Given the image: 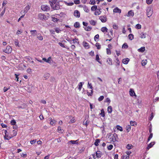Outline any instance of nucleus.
Returning <instances> with one entry per match:
<instances>
[{
  "label": "nucleus",
  "instance_id": "obj_51",
  "mask_svg": "<svg viewBox=\"0 0 159 159\" xmlns=\"http://www.w3.org/2000/svg\"><path fill=\"white\" fill-rule=\"evenodd\" d=\"M99 38V35L98 34H96L94 37V40L95 41H96V39H98Z\"/></svg>",
  "mask_w": 159,
  "mask_h": 159
},
{
  "label": "nucleus",
  "instance_id": "obj_35",
  "mask_svg": "<svg viewBox=\"0 0 159 159\" xmlns=\"http://www.w3.org/2000/svg\"><path fill=\"white\" fill-rule=\"evenodd\" d=\"M80 24L79 22H76L74 24V26L75 28H79Z\"/></svg>",
  "mask_w": 159,
  "mask_h": 159
},
{
  "label": "nucleus",
  "instance_id": "obj_3",
  "mask_svg": "<svg viewBox=\"0 0 159 159\" xmlns=\"http://www.w3.org/2000/svg\"><path fill=\"white\" fill-rule=\"evenodd\" d=\"M30 7L31 6L30 4L28 3L27 4V6L24 9L21 11V14H24V15H25V14L30 9Z\"/></svg>",
  "mask_w": 159,
  "mask_h": 159
},
{
  "label": "nucleus",
  "instance_id": "obj_36",
  "mask_svg": "<svg viewBox=\"0 0 159 159\" xmlns=\"http://www.w3.org/2000/svg\"><path fill=\"white\" fill-rule=\"evenodd\" d=\"M101 30L102 32H107V29L106 27H102L101 28Z\"/></svg>",
  "mask_w": 159,
  "mask_h": 159
},
{
  "label": "nucleus",
  "instance_id": "obj_29",
  "mask_svg": "<svg viewBox=\"0 0 159 159\" xmlns=\"http://www.w3.org/2000/svg\"><path fill=\"white\" fill-rule=\"evenodd\" d=\"M130 125L132 126L137 125V123L136 122L133 121H130Z\"/></svg>",
  "mask_w": 159,
  "mask_h": 159
},
{
  "label": "nucleus",
  "instance_id": "obj_8",
  "mask_svg": "<svg viewBox=\"0 0 159 159\" xmlns=\"http://www.w3.org/2000/svg\"><path fill=\"white\" fill-rule=\"evenodd\" d=\"M74 15L75 16L79 18L80 16V12L76 10L74 12Z\"/></svg>",
  "mask_w": 159,
  "mask_h": 159
},
{
  "label": "nucleus",
  "instance_id": "obj_23",
  "mask_svg": "<svg viewBox=\"0 0 159 159\" xmlns=\"http://www.w3.org/2000/svg\"><path fill=\"white\" fill-rule=\"evenodd\" d=\"M108 112L109 113H111L112 111V108L111 106L108 107L107 108Z\"/></svg>",
  "mask_w": 159,
  "mask_h": 159
},
{
  "label": "nucleus",
  "instance_id": "obj_39",
  "mask_svg": "<svg viewBox=\"0 0 159 159\" xmlns=\"http://www.w3.org/2000/svg\"><path fill=\"white\" fill-rule=\"evenodd\" d=\"M100 115L103 117H104L105 116V112L103 109H102L101 110V113H100Z\"/></svg>",
  "mask_w": 159,
  "mask_h": 159
},
{
  "label": "nucleus",
  "instance_id": "obj_54",
  "mask_svg": "<svg viewBox=\"0 0 159 159\" xmlns=\"http://www.w3.org/2000/svg\"><path fill=\"white\" fill-rule=\"evenodd\" d=\"M113 146L112 144H110L107 147L108 149L109 150H111L113 148Z\"/></svg>",
  "mask_w": 159,
  "mask_h": 159
},
{
  "label": "nucleus",
  "instance_id": "obj_61",
  "mask_svg": "<svg viewBox=\"0 0 159 159\" xmlns=\"http://www.w3.org/2000/svg\"><path fill=\"white\" fill-rule=\"evenodd\" d=\"M88 88H89L90 89H92L93 87L92 86V84L91 83L90 84L89 82H88Z\"/></svg>",
  "mask_w": 159,
  "mask_h": 159
},
{
  "label": "nucleus",
  "instance_id": "obj_47",
  "mask_svg": "<svg viewBox=\"0 0 159 159\" xmlns=\"http://www.w3.org/2000/svg\"><path fill=\"white\" fill-rule=\"evenodd\" d=\"M135 27L136 29H140L141 28V25L139 24H137L136 25Z\"/></svg>",
  "mask_w": 159,
  "mask_h": 159
},
{
  "label": "nucleus",
  "instance_id": "obj_21",
  "mask_svg": "<svg viewBox=\"0 0 159 159\" xmlns=\"http://www.w3.org/2000/svg\"><path fill=\"white\" fill-rule=\"evenodd\" d=\"M134 12L132 10H130L128 12L127 16H134Z\"/></svg>",
  "mask_w": 159,
  "mask_h": 159
},
{
  "label": "nucleus",
  "instance_id": "obj_9",
  "mask_svg": "<svg viewBox=\"0 0 159 159\" xmlns=\"http://www.w3.org/2000/svg\"><path fill=\"white\" fill-rule=\"evenodd\" d=\"M43 60L45 62H46L47 63H51L52 60L51 58V57H49L47 59L46 58H43Z\"/></svg>",
  "mask_w": 159,
  "mask_h": 159
},
{
  "label": "nucleus",
  "instance_id": "obj_59",
  "mask_svg": "<svg viewBox=\"0 0 159 159\" xmlns=\"http://www.w3.org/2000/svg\"><path fill=\"white\" fill-rule=\"evenodd\" d=\"M132 145L130 144H128L127 145L126 148L128 149H130L131 148Z\"/></svg>",
  "mask_w": 159,
  "mask_h": 159
},
{
  "label": "nucleus",
  "instance_id": "obj_50",
  "mask_svg": "<svg viewBox=\"0 0 159 159\" xmlns=\"http://www.w3.org/2000/svg\"><path fill=\"white\" fill-rule=\"evenodd\" d=\"M15 44L16 46H18V47H19V42L17 39L15 40Z\"/></svg>",
  "mask_w": 159,
  "mask_h": 159
},
{
  "label": "nucleus",
  "instance_id": "obj_56",
  "mask_svg": "<svg viewBox=\"0 0 159 159\" xmlns=\"http://www.w3.org/2000/svg\"><path fill=\"white\" fill-rule=\"evenodd\" d=\"M10 89V87H4L3 89V91L4 92H6L9 89Z\"/></svg>",
  "mask_w": 159,
  "mask_h": 159
},
{
  "label": "nucleus",
  "instance_id": "obj_24",
  "mask_svg": "<svg viewBox=\"0 0 159 159\" xmlns=\"http://www.w3.org/2000/svg\"><path fill=\"white\" fill-rule=\"evenodd\" d=\"M145 50V48L144 47H141L139 49H138V51L139 52H143Z\"/></svg>",
  "mask_w": 159,
  "mask_h": 159
},
{
  "label": "nucleus",
  "instance_id": "obj_64",
  "mask_svg": "<svg viewBox=\"0 0 159 159\" xmlns=\"http://www.w3.org/2000/svg\"><path fill=\"white\" fill-rule=\"evenodd\" d=\"M55 31L57 33H59L61 30L58 28H56L55 29Z\"/></svg>",
  "mask_w": 159,
  "mask_h": 159
},
{
  "label": "nucleus",
  "instance_id": "obj_13",
  "mask_svg": "<svg viewBox=\"0 0 159 159\" xmlns=\"http://www.w3.org/2000/svg\"><path fill=\"white\" fill-rule=\"evenodd\" d=\"M129 61V59L128 58H126L123 59L122 60V62L123 63L125 64H127L128 63V62Z\"/></svg>",
  "mask_w": 159,
  "mask_h": 159
},
{
  "label": "nucleus",
  "instance_id": "obj_48",
  "mask_svg": "<svg viewBox=\"0 0 159 159\" xmlns=\"http://www.w3.org/2000/svg\"><path fill=\"white\" fill-rule=\"evenodd\" d=\"M13 134L11 135V137H13L15 136L17 134V132L14 130H13Z\"/></svg>",
  "mask_w": 159,
  "mask_h": 159
},
{
  "label": "nucleus",
  "instance_id": "obj_2",
  "mask_svg": "<svg viewBox=\"0 0 159 159\" xmlns=\"http://www.w3.org/2000/svg\"><path fill=\"white\" fill-rule=\"evenodd\" d=\"M153 13V9L151 7H148L146 9L147 15L148 17L151 16Z\"/></svg>",
  "mask_w": 159,
  "mask_h": 159
},
{
  "label": "nucleus",
  "instance_id": "obj_37",
  "mask_svg": "<svg viewBox=\"0 0 159 159\" xmlns=\"http://www.w3.org/2000/svg\"><path fill=\"white\" fill-rule=\"evenodd\" d=\"M52 20L54 22H57L59 20V19L55 17H52Z\"/></svg>",
  "mask_w": 159,
  "mask_h": 159
},
{
  "label": "nucleus",
  "instance_id": "obj_52",
  "mask_svg": "<svg viewBox=\"0 0 159 159\" xmlns=\"http://www.w3.org/2000/svg\"><path fill=\"white\" fill-rule=\"evenodd\" d=\"M11 124L12 125H14L16 124V122L15 120H12L11 121Z\"/></svg>",
  "mask_w": 159,
  "mask_h": 159
},
{
  "label": "nucleus",
  "instance_id": "obj_10",
  "mask_svg": "<svg viewBox=\"0 0 159 159\" xmlns=\"http://www.w3.org/2000/svg\"><path fill=\"white\" fill-rule=\"evenodd\" d=\"M83 45L84 47L86 49H88L89 48V44L87 42L84 41L83 42Z\"/></svg>",
  "mask_w": 159,
  "mask_h": 159
},
{
  "label": "nucleus",
  "instance_id": "obj_30",
  "mask_svg": "<svg viewBox=\"0 0 159 159\" xmlns=\"http://www.w3.org/2000/svg\"><path fill=\"white\" fill-rule=\"evenodd\" d=\"M147 61L146 60H143L142 62V66H144L146 65L147 63Z\"/></svg>",
  "mask_w": 159,
  "mask_h": 159
},
{
  "label": "nucleus",
  "instance_id": "obj_18",
  "mask_svg": "<svg viewBox=\"0 0 159 159\" xmlns=\"http://www.w3.org/2000/svg\"><path fill=\"white\" fill-rule=\"evenodd\" d=\"M89 23L91 25L95 26L97 23V22L93 20H91L89 21Z\"/></svg>",
  "mask_w": 159,
  "mask_h": 159
},
{
  "label": "nucleus",
  "instance_id": "obj_28",
  "mask_svg": "<svg viewBox=\"0 0 159 159\" xmlns=\"http://www.w3.org/2000/svg\"><path fill=\"white\" fill-rule=\"evenodd\" d=\"M128 38L129 39L132 40L134 38V36L132 34H130L129 35Z\"/></svg>",
  "mask_w": 159,
  "mask_h": 159
},
{
  "label": "nucleus",
  "instance_id": "obj_19",
  "mask_svg": "<svg viewBox=\"0 0 159 159\" xmlns=\"http://www.w3.org/2000/svg\"><path fill=\"white\" fill-rule=\"evenodd\" d=\"M7 132V131L6 130H5V135L4 136V138L5 139H7V140H8L10 139L11 138V137H8V135L6 134Z\"/></svg>",
  "mask_w": 159,
  "mask_h": 159
},
{
  "label": "nucleus",
  "instance_id": "obj_45",
  "mask_svg": "<svg viewBox=\"0 0 159 159\" xmlns=\"http://www.w3.org/2000/svg\"><path fill=\"white\" fill-rule=\"evenodd\" d=\"M116 128L117 129L119 130L120 131H123V129L122 127L119 125H117L116 126Z\"/></svg>",
  "mask_w": 159,
  "mask_h": 159
},
{
  "label": "nucleus",
  "instance_id": "obj_57",
  "mask_svg": "<svg viewBox=\"0 0 159 159\" xmlns=\"http://www.w3.org/2000/svg\"><path fill=\"white\" fill-rule=\"evenodd\" d=\"M6 9V8L5 7H4V8L3 10L2 11L1 14H0V16H2L4 14V13L5 12V10Z\"/></svg>",
  "mask_w": 159,
  "mask_h": 159
},
{
  "label": "nucleus",
  "instance_id": "obj_41",
  "mask_svg": "<svg viewBox=\"0 0 159 159\" xmlns=\"http://www.w3.org/2000/svg\"><path fill=\"white\" fill-rule=\"evenodd\" d=\"M78 140H70L69 142V143H71L72 144H75L76 143H77L76 142H77Z\"/></svg>",
  "mask_w": 159,
  "mask_h": 159
},
{
  "label": "nucleus",
  "instance_id": "obj_40",
  "mask_svg": "<svg viewBox=\"0 0 159 159\" xmlns=\"http://www.w3.org/2000/svg\"><path fill=\"white\" fill-rule=\"evenodd\" d=\"M95 46L97 47V49H100L101 48V45L99 43H96Z\"/></svg>",
  "mask_w": 159,
  "mask_h": 159
},
{
  "label": "nucleus",
  "instance_id": "obj_25",
  "mask_svg": "<svg viewBox=\"0 0 159 159\" xmlns=\"http://www.w3.org/2000/svg\"><path fill=\"white\" fill-rule=\"evenodd\" d=\"M84 29L86 31H89L92 30V27L89 26H86V27L84 28Z\"/></svg>",
  "mask_w": 159,
  "mask_h": 159
},
{
  "label": "nucleus",
  "instance_id": "obj_26",
  "mask_svg": "<svg viewBox=\"0 0 159 159\" xmlns=\"http://www.w3.org/2000/svg\"><path fill=\"white\" fill-rule=\"evenodd\" d=\"M107 62H108V64L109 65H112V60L110 58H109L107 59Z\"/></svg>",
  "mask_w": 159,
  "mask_h": 159
},
{
  "label": "nucleus",
  "instance_id": "obj_63",
  "mask_svg": "<svg viewBox=\"0 0 159 159\" xmlns=\"http://www.w3.org/2000/svg\"><path fill=\"white\" fill-rule=\"evenodd\" d=\"M129 157L127 155H124L122 157V159H128Z\"/></svg>",
  "mask_w": 159,
  "mask_h": 159
},
{
  "label": "nucleus",
  "instance_id": "obj_62",
  "mask_svg": "<svg viewBox=\"0 0 159 159\" xmlns=\"http://www.w3.org/2000/svg\"><path fill=\"white\" fill-rule=\"evenodd\" d=\"M58 44L61 47H62L64 48H67L65 46L64 44L62 43H61L59 42L58 43Z\"/></svg>",
  "mask_w": 159,
  "mask_h": 159
},
{
  "label": "nucleus",
  "instance_id": "obj_60",
  "mask_svg": "<svg viewBox=\"0 0 159 159\" xmlns=\"http://www.w3.org/2000/svg\"><path fill=\"white\" fill-rule=\"evenodd\" d=\"M74 2L75 4H78L80 3V1L79 0H74Z\"/></svg>",
  "mask_w": 159,
  "mask_h": 159
},
{
  "label": "nucleus",
  "instance_id": "obj_22",
  "mask_svg": "<svg viewBox=\"0 0 159 159\" xmlns=\"http://www.w3.org/2000/svg\"><path fill=\"white\" fill-rule=\"evenodd\" d=\"M50 76V75L48 73H46L44 75L43 77L44 78L45 80H47L49 78Z\"/></svg>",
  "mask_w": 159,
  "mask_h": 159
},
{
  "label": "nucleus",
  "instance_id": "obj_17",
  "mask_svg": "<svg viewBox=\"0 0 159 159\" xmlns=\"http://www.w3.org/2000/svg\"><path fill=\"white\" fill-rule=\"evenodd\" d=\"M117 137V134L116 133L113 134V136L111 137L112 140L113 141H117L116 138Z\"/></svg>",
  "mask_w": 159,
  "mask_h": 159
},
{
  "label": "nucleus",
  "instance_id": "obj_20",
  "mask_svg": "<svg viewBox=\"0 0 159 159\" xmlns=\"http://www.w3.org/2000/svg\"><path fill=\"white\" fill-rule=\"evenodd\" d=\"M113 12L116 13H120L121 12V10L120 9H119L118 7L115 8L113 10Z\"/></svg>",
  "mask_w": 159,
  "mask_h": 159
},
{
  "label": "nucleus",
  "instance_id": "obj_33",
  "mask_svg": "<svg viewBox=\"0 0 159 159\" xmlns=\"http://www.w3.org/2000/svg\"><path fill=\"white\" fill-rule=\"evenodd\" d=\"M100 140L99 139H98L95 140V142L94 143V145L96 146H98V143H100Z\"/></svg>",
  "mask_w": 159,
  "mask_h": 159
},
{
  "label": "nucleus",
  "instance_id": "obj_15",
  "mask_svg": "<svg viewBox=\"0 0 159 159\" xmlns=\"http://www.w3.org/2000/svg\"><path fill=\"white\" fill-rule=\"evenodd\" d=\"M102 155V152L100 151H97L96 152V157L97 158L100 157Z\"/></svg>",
  "mask_w": 159,
  "mask_h": 159
},
{
  "label": "nucleus",
  "instance_id": "obj_6",
  "mask_svg": "<svg viewBox=\"0 0 159 159\" xmlns=\"http://www.w3.org/2000/svg\"><path fill=\"white\" fill-rule=\"evenodd\" d=\"M41 9L44 11H48L49 10V7L47 5H42L41 7Z\"/></svg>",
  "mask_w": 159,
  "mask_h": 159
},
{
  "label": "nucleus",
  "instance_id": "obj_46",
  "mask_svg": "<svg viewBox=\"0 0 159 159\" xmlns=\"http://www.w3.org/2000/svg\"><path fill=\"white\" fill-rule=\"evenodd\" d=\"M107 53L108 55H110L111 53V52L110 49L109 48H107Z\"/></svg>",
  "mask_w": 159,
  "mask_h": 159
},
{
  "label": "nucleus",
  "instance_id": "obj_42",
  "mask_svg": "<svg viewBox=\"0 0 159 159\" xmlns=\"http://www.w3.org/2000/svg\"><path fill=\"white\" fill-rule=\"evenodd\" d=\"M83 8L85 11L87 12H89V10L88 9V7L86 6L84 7Z\"/></svg>",
  "mask_w": 159,
  "mask_h": 159
},
{
  "label": "nucleus",
  "instance_id": "obj_38",
  "mask_svg": "<svg viewBox=\"0 0 159 159\" xmlns=\"http://www.w3.org/2000/svg\"><path fill=\"white\" fill-rule=\"evenodd\" d=\"M58 131L59 132L62 133L63 132V130L61 129V128L60 126H59L58 128L57 129Z\"/></svg>",
  "mask_w": 159,
  "mask_h": 159
},
{
  "label": "nucleus",
  "instance_id": "obj_34",
  "mask_svg": "<svg viewBox=\"0 0 159 159\" xmlns=\"http://www.w3.org/2000/svg\"><path fill=\"white\" fill-rule=\"evenodd\" d=\"M97 6H93L91 8V10L92 11H94L96 10L97 9Z\"/></svg>",
  "mask_w": 159,
  "mask_h": 159
},
{
  "label": "nucleus",
  "instance_id": "obj_53",
  "mask_svg": "<svg viewBox=\"0 0 159 159\" xmlns=\"http://www.w3.org/2000/svg\"><path fill=\"white\" fill-rule=\"evenodd\" d=\"M128 47L127 44L126 43H124L122 45V48H127Z\"/></svg>",
  "mask_w": 159,
  "mask_h": 159
},
{
  "label": "nucleus",
  "instance_id": "obj_32",
  "mask_svg": "<svg viewBox=\"0 0 159 159\" xmlns=\"http://www.w3.org/2000/svg\"><path fill=\"white\" fill-rule=\"evenodd\" d=\"M129 93L130 95L133 96L135 94L134 92L132 89H130L129 90Z\"/></svg>",
  "mask_w": 159,
  "mask_h": 159
},
{
  "label": "nucleus",
  "instance_id": "obj_5",
  "mask_svg": "<svg viewBox=\"0 0 159 159\" xmlns=\"http://www.w3.org/2000/svg\"><path fill=\"white\" fill-rule=\"evenodd\" d=\"M38 17L41 20H46L47 19L46 16L44 14L41 13L39 14Z\"/></svg>",
  "mask_w": 159,
  "mask_h": 159
},
{
  "label": "nucleus",
  "instance_id": "obj_27",
  "mask_svg": "<svg viewBox=\"0 0 159 159\" xmlns=\"http://www.w3.org/2000/svg\"><path fill=\"white\" fill-rule=\"evenodd\" d=\"M30 32L32 35L34 36L35 35H36V34L35 33L36 32V30H31L30 31Z\"/></svg>",
  "mask_w": 159,
  "mask_h": 159
},
{
  "label": "nucleus",
  "instance_id": "obj_7",
  "mask_svg": "<svg viewBox=\"0 0 159 159\" xmlns=\"http://www.w3.org/2000/svg\"><path fill=\"white\" fill-rule=\"evenodd\" d=\"M99 19L102 22H105L107 21V19L105 16H101L99 17Z\"/></svg>",
  "mask_w": 159,
  "mask_h": 159
},
{
  "label": "nucleus",
  "instance_id": "obj_58",
  "mask_svg": "<svg viewBox=\"0 0 159 159\" xmlns=\"http://www.w3.org/2000/svg\"><path fill=\"white\" fill-rule=\"evenodd\" d=\"M104 98V96H101L99 98H98V100L99 101H101Z\"/></svg>",
  "mask_w": 159,
  "mask_h": 159
},
{
  "label": "nucleus",
  "instance_id": "obj_31",
  "mask_svg": "<svg viewBox=\"0 0 159 159\" xmlns=\"http://www.w3.org/2000/svg\"><path fill=\"white\" fill-rule=\"evenodd\" d=\"M131 128V126L130 125H127L126 127V129L127 131V132H128L130 130Z\"/></svg>",
  "mask_w": 159,
  "mask_h": 159
},
{
  "label": "nucleus",
  "instance_id": "obj_12",
  "mask_svg": "<svg viewBox=\"0 0 159 159\" xmlns=\"http://www.w3.org/2000/svg\"><path fill=\"white\" fill-rule=\"evenodd\" d=\"M101 10V9L100 8L98 7V8H97L96 10V11L94 13V14L95 15H100L101 12V11H100Z\"/></svg>",
  "mask_w": 159,
  "mask_h": 159
},
{
  "label": "nucleus",
  "instance_id": "obj_44",
  "mask_svg": "<svg viewBox=\"0 0 159 159\" xmlns=\"http://www.w3.org/2000/svg\"><path fill=\"white\" fill-rule=\"evenodd\" d=\"M99 55L98 54H97L96 55V60H97L99 63L101 64V63L100 61H99Z\"/></svg>",
  "mask_w": 159,
  "mask_h": 159
},
{
  "label": "nucleus",
  "instance_id": "obj_11",
  "mask_svg": "<svg viewBox=\"0 0 159 159\" xmlns=\"http://www.w3.org/2000/svg\"><path fill=\"white\" fill-rule=\"evenodd\" d=\"M146 34L143 32H142L139 34V37L141 39L145 38L146 37Z\"/></svg>",
  "mask_w": 159,
  "mask_h": 159
},
{
  "label": "nucleus",
  "instance_id": "obj_49",
  "mask_svg": "<svg viewBox=\"0 0 159 159\" xmlns=\"http://www.w3.org/2000/svg\"><path fill=\"white\" fill-rule=\"evenodd\" d=\"M153 0H146V2L148 4H151Z\"/></svg>",
  "mask_w": 159,
  "mask_h": 159
},
{
  "label": "nucleus",
  "instance_id": "obj_55",
  "mask_svg": "<svg viewBox=\"0 0 159 159\" xmlns=\"http://www.w3.org/2000/svg\"><path fill=\"white\" fill-rule=\"evenodd\" d=\"M95 0H90V4L92 5H94L95 4Z\"/></svg>",
  "mask_w": 159,
  "mask_h": 159
},
{
  "label": "nucleus",
  "instance_id": "obj_43",
  "mask_svg": "<svg viewBox=\"0 0 159 159\" xmlns=\"http://www.w3.org/2000/svg\"><path fill=\"white\" fill-rule=\"evenodd\" d=\"M82 85H83V84L82 82H80L79 83V84H78V86H79L78 89L80 90H81V88L82 87Z\"/></svg>",
  "mask_w": 159,
  "mask_h": 159
},
{
  "label": "nucleus",
  "instance_id": "obj_4",
  "mask_svg": "<svg viewBox=\"0 0 159 159\" xmlns=\"http://www.w3.org/2000/svg\"><path fill=\"white\" fill-rule=\"evenodd\" d=\"M12 51L11 47L9 46L7 47L6 48L3 50V51L5 53L9 54L11 53Z\"/></svg>",
  "mask_w": 159,
  "mask_h": 159
},
{
  "label": "nucleus",
  "instance_id": "obj_1",
  "mask_svg": "<svg viewBox=\"0 0 159 159\" xmlns=\"http://www.w3.org/2000/svg\"><path fill=\"white\" fill-rule=\"evenodd\" d=\"M50 4L51 7L54 10H58L60 8V5L58 2H55V1L50 2Z\"/></svg>",
  "mask_w": 159,
  "mask_h": 159
},
{
  "label": "nucleus",
  "instance_id": "obj_14",
  "mask_svg": "<svg viewBox=\"0 0 159 159\" xmlns=\"http://www.w3.org/2000/svg\"><path fill=\"white\" fill-rule=\"evenodd\" d=\"M155 144L154 142H152L150 143L148 146L147 149V150L149 149L150 148H152L153 146Z\"/></svg>",
  "mask_w": 159,
  "mask_h": 159
},
{
  "label": "nucleus",
  "instance_id": "obj_16",
  "mask_svg": "<svg viewBox=\"0 0 159 159\" xmlns=\"http://www.w3.org/2000/svg\"><path fill=\"white\" fill-rule=\"evenodd\" d=\"M36 35L37 38L40 40L42 41L43 40V37L41 36V34L39 33H37Z\"/></svg>",
  "mask_w": 159,
  "mask_h": 159
}]
</instances>
